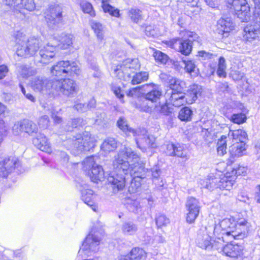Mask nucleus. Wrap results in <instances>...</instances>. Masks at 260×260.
<instances>
[{
  "label": "nucleus",
  "instance_id": "nucleus-1",
  "mask_svg": "<svg viewBox=\"0 0 260 260\" xmlns=\"http://www.w3.org/2000/svg\"><path fill=\"white\" fill-rule=\"evenodd\" d=\"M138 158V154L128 147H124L115 156L113 161L114 170L108 178L114 193L122 190L125 186V175L128 174L129 167L128 160L132 159L137 161Z\"/></svg>",
  "mask_w": 260,
  "mask_h": 260
},
{
  "label": "nucleus",
  "instance_id": "nucleus-2",
  "mask_svg": "<svg viewBox=\"0 0 260 260\" xmlns=\"http://www.w3.org/2000/svg\"><path fill=\"white\" fill-rule=\"evenodd\" d=\"M180 34L187 39H173L171 41V46L182 54L188 55L191 52L193 42L200 44L202 40L196 32L188 30L182 31Z\"/></svg>",
  "mask_w": 260,
  "mask_h": 260
},
{
  "label": "nucleus",
  "instance_id": "nucleus-3",
  "mask_svg": "<svg viewBox=\"0 0 260 260\" xmlns=\"http://www.w3.org/2000/svg\"><path fill=\"white\" fill-rule=\"evenodd\" d=\"M169 87L171 91H168L166 94L167 102L177 107L183 105V103L186 101L183 95V92L186 91V83L184 81L174 78L170 82Z\"/></svg>",
  "mask_w": 260,
  "mask_h": 260
},
{
  "label": "nucleus",
  "instance_id": "nucleus-4",
  "mask_svg": "<svg viewBox=\"0 0 260 260\" xmlns=\"http://www.w3.org/2000/svg\"><path fill=\"white\" fill-rule=\"evenodd\" d=\"M17 43L19 44L16 53L18 56L27 57L34 55L40 48L41 41L36 38L25 40L24 35L16 31L14 34Z\"/></svg>",
  "mask_w": 260,
  "mask_h": 260
},
{
  "label": "nucleus",
  "instance_id": "nucleus-5",
  "mask_svg": "<svg viewBox=\"0 0 260 260\" xmlns=\"http://www.w3.org/2000/svg\"><path fill=\"white\" fill-rule=\"evenodd\" d=\"M67 143L70 144L69 149L75 155H78L84 151H89L94 145V140L88 133L81 136L80 134L74 137L72 140H68Z\"/></svg>",
  "mask_w": 260,
  "mask_h": 260
},
{
  "label": "nucleus",
  "instance_id": "nucleus-6",
  "mask_svg": "<svg viewBox=\"0 0 260 260\" xmlns=\"http://www.w3.org/2000/svg\"><path fill=\"white\" fill-rule=\"evenodd\" d=\"M254 4L252 24L246 26L244 29L243 38L248 42L260 38V5L259 0H252Z\"/></svg>",
  "mask_w": 260,
  "mask_h": 260
},
{
  "label": "nucleus",
  "instance_id": "nucleus-7",
  "mask_svg": "<svg viewBox=\"0 0 260 260\" xmlns=\"http://www.w3.org/2000/svg\"><path fill=\"white\" fill-rule=\"evenodd\" d=\"M227 7L234 12L242 22H247L251 17L250 8L246 0H228Z\"/></svg>",
  "mask_w": 260,
  "mask_h": 260
},
{
  "label": "nucleus",
  "instance_id": "nucleus-8",
  "mask_svg": "<svg viewBox=\"0 0 260 260\" xmlns=\"http://www.w3.org/2000/svg\"><path fill=\"white\" fill-rule=\"evenodd\" d=\"M235 224L232 223L230 219L225 218L214 226H208L205 228L206 231L211 236L214 234L216 237L221 236L232 237Z\"/></svg>",
  "mask_w": 260,
  "mask_h": 260
},
{
  "label": "nucleus",
  "instance_id": "nucleus-9",
  "mask_svg": "<svg viewBox=\"0 0 260 260\" xmlns=\"http://www.w3.org/2000/svg\"><path fill=\"white\" fill-rule=\"evenodd\" d=\"M83 169L88 171V175L91 181L98 182L104 178V172L102 166L95 162L94 157L89 156L85 159L83 162Z\"/></svg>",
  "mask_w": 260,
  "mask_h": 260
},
{
  "label": "nucleus",
  "instance_id": "nucleus-10",
  "mask_svg": "<svg viewBox=\"0 0 260 260\" xmlns=\"http://www.w3.org/2000/svg\"><path fill=\"white\" fill-rule=\"evenodd\" d=\"M53 90L67 96H73L78 91L76 83L70 79L54 81Z\"/></svg>",
  "mask_w": 260,
  "mask_h": 260
},
{
  "label": "nucleus",
  "instance_id": "nucleus-11",
  "mask_svg": "<svg viewBox=\"0 0 260 260\" xmlns=\"http://www.w3.org/2000/svg\"><path fill=\"white\" fill-rule=\"evenodd\" d=\"M101 240V238L98 235L90 233L86 237L78 252L81 253L83 252L87 256L91 255L92 253L96 252L99 250Z\"/></svg>",
  "mask_w": 260,
  "mask_h": 260
},
{
  "label": "nucleus",
  "instance_id": "nucleus-12",
  "mask_svg": "<svg viewBox=\"0 0 260 260\" xmlns=\"http://www.w3.org/2000/svg\"><path fill=\"white\" fill-rule=\"evenodd\" d=\"M137 134L136 137V142L137 147L142 150H145L147 147L154 148L156 146L155 138L148 134L145 129H137Z\"/></svg>",
  "mask_w": 260,
  "mask_h": 260
},
{
  "label": "nucleus",
  "instance_id": "nucleus-13",
  "mask_svg": "<svg viewBox=\"0 0 260 260\" xmlns=\"http://www.w3.org/2000/svg\"><path fill=\"white\" fill-rule=\"evenodd\" d=\"M30 86L35 91L45 94L53 90L54 81H50L43 77H36L32 79Z\"/></svg>",
  "mask_w": 260,
  "mask_h": 260
},
{
  "label": "nucleus",
  "instance_id": "nucleus-14",
  "mask_svg": "<svg viewBox=\"0 0 260 260\" xmlns=\"http://www.w3.org/2000/svg\"><path fill=\"white\" fill-rule=\"evenodd\" d=\"M229 219H230L232 223L235 224L232 237L235 239L244 238L249 230L250 224L244 218H238L236 221L233 218H229Z\"/></svg>",
  "mask_w": 260,
  "mask_h": 260
},
{
  "label": "nucleus",
  "instance_id": "nucleus-15",
  "mask_svg": "<svg viewBox=\"0 0 260 260\" xmlns=\"http://www.w3.org/2000/svg\"><path fill=\"white\" fill-rule=\"evenodd\" d=\"M62 9L59 5H51L49 7V14L46 19L48 26L54 28L55 26L62 22Z\"/></svg>",
  "mask_w": 260,
  "mask_h": 260
},
{
  "label": "nucleus",
  "instance_id": "nucleus-16",
  "mask_svg": "<svg viewBox=\"0 0 260 260\" xmlns=\"http://www.w3.org/2000/svg\"><path fill=\"white\" fill-rule=\"evenodd\" d=\"M56 45L47 43L40 50L39 54L41 57L40 62L43 64H48L55 57L56 54Z\"/></svg>",
  "mask_w": 260,
  "mask_h": 260
},
{
  "label": "nucleus",
  "instance_id": "nucleus-17",
  "mask_svg": "<svg viewBox=\"0 0 260 260\" xmlns=\"http://www.w3.org/2000/svg\"><path fill=\"white\" fill-rule=\"evenodd\" d=\"M18 164V161L14 157L5 158L0 161V177H7Z\"/></svg>",
  "mask_w": 260,
  "mask_h": 260
},
{
  "label": "nucleus",
  "instance_id": "nucleus-18",
  "mask_svg": "<svg viewBox=\"0 0 260 260\" xmlns=\"http://www.w3.org/2000/svg\"><path fill=\"white\" fill-rule=\"evenodd\" d=\"M165 152L169 156H177L185 159L189 158L184 147L179 144L170 143L167 144Z\"/></svg>",
  "mask_w": 260,
  "mask_h": 260
},
{
  "label": "nucleus",
  "instance_id": "nucleus-19",
  "mask_svg": "<svg viewBox=\"0 0 260 260\" xmlns=\"http://www.w3.org/2000/svg\"><path fill=\"white\" fill-rule=\"evenodd\" d=\"M201 94V87L200 86L196 84L190 86L189 89L187 90V92L184 91L183 93V95L186 99L183 105L186 103L188 104L193 103Z\"/></svg>",
  "mask_w": 260,
  "mask_h": 260
},
{
  "label": "nucleus",
  "instance_id": "nucleus-20",
  "mask_svg": "<svg viewBox=\"0 0 260 260\" xmlns=\"http://www.w3.org/2000/svg\"><path fill=\"white\" fill-rule=\"evenodd\" d=\"M77 186L81 192L82 200L85 204L88 206H92L93 205V190L89 189L87 185L84 183H79Z\"/></svg>",
  "mask_w": 260,
  "mask_h": 260
},
{
  "label": "nucleus",
  "instance_id": "nucleus-21",
  "mask_svg": "<svg viewBox=\"0 0 260 260\" xmlns=\"http://www.w3.org/2000/svg\"><path fill=\"white\" fill-rule=\"evenodd\" d=\"M211 236L206 231L201 230L198 235L197 243L202 249H209L212 248Z\"/></svg>",
  "mask_w": 260,
  "mask_h": 260
},
{
  "label": "nucleus",
  "instance_id": "nucleus-22",
  "mask_svg": "<svg viewBox=\"0 0 260 260\" xmlns=\"http://www.w3.org/2000/svg\"><path fill=\"white\" fill-rule=\"evenodd\" d=\"M147 169L145 168L144 164L139 163L138 162L134 164H129L128 173L132 177H139L143 179L146 177Z\"/></svg>",
  "mask_w": 260,
  "mask_h": 260
},
{
  "label": "nucleus",
  "instance_id": "nucleus-23",
  "mask_svg": "<svg viewBox=\"0 0 260 260\" xmlns=\"http://www.w3.org/2000/svg\"><path fill=\"white\" fill-rule=\"evenodd\" d=\"M243 245L238 244H228L224 247L223 253L231 257H237L243 254Z\"/></svg>",
  "mask_w": 260,
  "mask_h": 260
},
{
  "label": "nucleus",
  "instance_id": "nucleus-24",
  "mask_svg": "<svg viewBox=\"0 0 260 260\" xmlns=\"http://www.w3.org/2000/svg\"><path fill=\"white\" fill-rule=\"evenodd\" d=\"M32 142L34 145L41 151L48 153L51 152L49 143L43 134H39L37 137L33 139Z\"/></svg>",
  "mask_w": 260,
  "mask_h": 260
},
{
  "label": "nucleus",
  "instance_id": "nucleus-25",
  "mask_svg": "<svg viewBox=\"0 0 260 260\" xmlns=\"http://www.w3.org/2000/svg\"><path fill=\"white\" fill-rule=\"evenodd\" d=\"M146 256L145 251L139 248L135 247L130 252V256L128 255H121L118 257V260H141L144 259Z\"/></svg>",
  "mask_w": 260,
  "mask_h": 260
},
{
  "label": "nucleus",
  "instance_id": "nucleus-26",
  "mask_svg": "<svg viewBox=\"0 0 260 260\" xmlns=\"http://www.w3.org/2000/svg\"><path fill=\"white\" fill-rule=\"evenodd\" d=\"M114 76L119 79L124 81H129L131 79V76L129 73V68L124 66L117 65L113 66Z\"/></svg>",
  "mask_w": 260,
  "mask_h": 260
},
{
  "label": "nucleus",
  "instance_id": "nucleus-27",
  "mask_svg": "<svg viewBox=\"0 0 260 260\" xmlns=\"http://www.w3.org/2000/svg\"><path fill=\"white\" fill-rule=\"evenodd\" d=\"M68 61H60L51 69V73L55 76H66L68 72Z\"/></svg>",
  "mask_w": 260,
  "mask_h": 260
},
{
  "label": "nucleus",
  "instance_id": "nucleus-28",
  "mask_svg": "<svg viewBox=\"0 0 260 260\" xmlns=\"http://www.w3.org/2000/svg\"><path fill=\"white\" fill-rule=\"evenodd\" d=\"M217 27L219 31L223 32V34H227L234 29L235 24L230 18H222L218 21Z\"/></svg>",
  "mask_w": 260,
  "mask_h": 260
},
{
  "label": "nucleus",
  "instance_id": "nucleus-29",
  "mask_svg": "<svg viewBox=\"0 0 260 260\" xmlns=\"http://www.w3.org/2000/svg\"><path fill=\"white\" fill-rule=\"evenodd\" d=\"M117 126L127 136L132 134L133 136H136L137 134L139 133V132H137V129H134L128 125L127 120L124 117L119 118L117 121Z\"/></svg>",
  "mask_w": 260,
  "mask_h": 260
},
{
  "label": "nucleus",
  "instance_id": "nucleus-30",
  "mask_svg": "<svg viewBox=\"0 0 260 260\" xmlns=\"http://www.w3.org/2000/svg\"><path fill=\"white\" fill-rule=\"evenodd\" d=\"M229 137H231L235 141V143H245L247 139V135L242 129H237L230 131L229 133Z\"/></svg>",
  "mask_w": 260,
  "mask_h": 260
},
{
  "label": "nucleus",
  "instance_id": "nucleus-31",
  "mask_svg": "<svg viewBox=\"0 0 260 260\" xmlns=\"http://www.w3.org/2000/svg\"><path fill=\"white\" fill-rule=\"evenodd\" d=\"M220 177L214 175L209 176L203 184L204 187L211 190L218 188Z\"/></svg>",
  "mask_w": 260,
  "mask_h": 260
},
{
  "label": "nucleus",
  "instance_id": "nucleus-32",
  "mask_svg": "<svg viewBox=\"0 0 260 260\" xmlns=\"http://www.w3.org/2000/svg\"><path fill=\"white\" fill-rule=\"evenodd\" d=\"M73 36L71 34H62L58 38V46L61 49L68 48L73 43Z\"/></svg>",
  "mask_w": 260,
  "mask_h": 260
},
{
  "label": "nucleus",
  "instance_id": "nucleus-33",
  "mask_svg": "<svg viewBox=\"0 0 260 260\" xmlns=\"http://www.w3.org/2000/svg\"><path fill=\"white\" fill-rule=\"evenodd\" d=\"M245 143H235L230 148V152L233 156H241L246 150Z\"/></svg>",
  "mask_w": 260,
  "mask_h": 260
},
{
  "label": "nucleus",
  "instance_id": "nucleus-34",
  "mask_svg": "<svg viewBox=\"0 0 260 260\" xmlns=\"http://www.w3.org/2000/svg\"><path fill=\"white\" fill-rule=\"evenodd\" d=\"M142 12L137 8H131L127 12L128 17L132 22L136 23L142 20Z\"/></svg>",
  "mask_w": 260,
  "mask_h": 260
},
{
  "label": "nucleus",
  "instance_id": "nucleus-35",
  "mask_svg": "<svg viewBox=\"0 0 260 260\" xmlns=\"http://www.w3.org/2000/svg\"><path fill=\"white\" fill-rule=\"evenodd\" d=\"M117 148V142L113 138H108L101 145V149L105 152H110Z\"/></svg>",
  "mask_w": 260,
  "mask_h": 260
},
{
  "label": "nucleus",
  "instance_id": "nucleus-36",
  "mask_svg": "<svg viewBox=\"0 0 260 260\" xmlns=\"http://www.w3.org/2000/svg\"><path fill=\"white\" fill-rule=\"evenodd\" d=\"M22 122L24 132L29 135H32L37 133L38 126L35 123L28 120H23Z\"/></svg>",
  "mask_w": 260,
  "mask_h": 260
},
{
  "label": "nucleus",
  "instance_id": "nucleus-37",
  "mask_svg": "<svg viewBox=\"0 0 260 260\" xmlns=\"http://www.w3.org/2000/svg\"><path fill=\"white\" fill-rule=\"evenodd\" d=\"M121 230L124 234L132 235L137 232L138 227L132 222H125L122 225Z\"/></svg>",
  "mask_w": 260,
  "mask_h": 260
},
{
  "label": "nucleus",
  "instance_id": "nucleus-38",
  "mask_svg": "<svg viewBox=\"0 0 260 260\" xmlns=\"http://www.w3.org/2000/svg\"><path fill=\"white\" fill-rule=\"evenodd\" d=\"M102 8L105 13H108L112 16L119 17V10L108 4L107 0H102Z\"/></svg>",
  "mask_w": 260,
  "mask_h": 260
},
{
  "label": "nucleus",
  "instance_id": "nucleus-39",
  "mask_svg": "<svg viewBox=\"0 0 260 260\" xmlns=\"http://www.w3.org/2000/svg\"><path fill=\"white\" fill-rule=\"evenodd\" d=\"M149 77L148 73L147 72H140L133 76L131 83L133 85L140 84L143 82L146 81Z\"/></svg>",
  "mask_w": 260,
  "mask_h": 260
},
{
  "label": "nucleus",
  "instance_id": "nucleus-40",
  "mask_svg": "<svg viewBox=\"0 0 260 260\" xmlns=\"http://www.w3.org/2000/svg\"><path fill=\"white\" fill-rule=\"evenodd\" d=\"M220 181H219L218 188L220 189H226L230 190L232 188L233 185V181L229 179V176H223L222 177H220Z\"/></svg>",
  "mask_w": 260,
  "mask_h": 260
},
{
  "label": "nucleus",
  "instance_id": "nucleus-41",
  "mask_svg": "<svg viewBox=\"0 0 260 260\" xmlns=\"http://www.w3.org/2000/svg\"><path fill=\"white\" fill-rule=\"evenodd\" d=\"M192 115V110L189 108L185 107L180 110L178 117L181 121H189Z\"/></svg>",
  "mask_w": 260,
  "mask_h": 260
},
{
  "label": "nucleus",
  "instance_id": "nucleus-42",
  "mask_svg": "<svg viewBox=\"0 0 260 260\" xmlns=\"http://www.w3.org/2000/svg\"><path fill=\"white\" fill-rule=\"evenodd\" d=\"M17 70L23 78H27L35 74V70L31 68L27 67L25 65H18L17 66Z\"/></svg>",
  "mask_w": 260,
  "mask_h": 260
},
{
  "label": "nucleus",
  "instance_id": "nucleus-43",
  "mask_svg": "<svg viewBox=\"0 0 260 260\" xmlns=\"http://www.w3.org/2000/svg\"><path fill=\"white\" fill-rule=\"evenodd\" d=\"M80 6L83 13L88 14L91 17L95 16V12L93 11L92 6L90 3L86 1L83 0L80 2Z\"/></svg>",
  "mask_w": 260,
  "mask_h": 260
},
{
  "label": "nucleus",
  "instance_id": "nucleus-44",
  "mask_svg": "<svg viewBox=\"0 0 260 260\" xmlns=\"http://www.w3.org/2000/svg\"><path fill=\"white\" fill-rule=\"evenodd\" d=\"M91 26L94 30L96 37L99 40H102L104 38L103 29L104 27L102 24L99 22L93 21L91 23Z\"/></svg>",
  "mask_w": 260,
  "mask_h": 260
},
{
  "label": "nucleus",
  "instance_id": "nucleus-45",
  "mask_svg": "<svg viewBox=\"0 0 260 260\" xmlns=\"http://www.w3.org/2000/svg\"><path fill=\"white\" fill-rule=\"evenodd\" d=\"M161 95V90L155 88L146 93L145 98L152 102H156Z\"/></svg>",
  "mask_w": 260,
  "mask_h": 260
},
{
  "label": "nucleus",
  "instance_id": "nucleus-46",
  "mask_svg": "<svg viewBox=\"0 0 260 260\" xmlns=\"http://www.w3.org/2000/svg\"><path fill=\"white\" fill-rule=\"evenodd\" d=\"M226 137L222 136L221 139L219 140L217 144V151L218 154L220 156L223 155L226 153Z\"/></svg>",
  "mask_w": 260,
  "mask_h": 260
},
{
  "label": "nucleus",
  "instance_id": "nucleus-47",
  "mask_svg": "<svg viewBox=\"0 0 260 260\" xmlns=\"http://www.w3.org/2000/svg\"><path fill=\"white\" fill-rule=\"evenodd\" d=\"M226 68L225 60L224 57H220L219 58L218 69L216 72L217 75L220 77H225L226 76Z\"/></svg>",
  "mask_w": 260,
  "mask_h": 260
},
{
  "label": "nucleus",
  "instance_id": "nucleus-48",
  "mask_svg": "<svg viewBox=\"0 0 260 260\" xmlns=\"http://www.w3.org/2000/svg\"><path fill=\"white\" fill-rule=\"evenodd\" d=\"M226 236H221L216 237L214 242L212 243V248H215L217 250L223 252L224 242Z\"/></svg>",
  "mask_w": 260,
  "mask_h": 260
},
{
  "label": "nucleus",
  "instance_id": "nucleus-49",
  "mask_svg": "<svg viewBox=\"0 0 260 260\" xmlns=\"http://www.w3.org/2000/svg\"><path fill=\"white\" fill-rule=\"evenodd\" d=\"M186 209H191L194 210L200 211V206L199 201L193 197H189L186 202Z\"/></svg>",
  "mask_w": 260,
  "mask_h": 260
},
{
  "label": "nucleus",
  "instance_id": "nucleus-50",
  "mask_svg": "<svg viewBox=\"0 0 260 260\" xmlns=\"http://www.w3.org/2000/svg\"><path fill=\"white\" fill-rule=\"evenodd\" d=\"M155 222L158 228H162L170 223V220L166 215L158 214L155 217Z\"/></svg>",
  "mask_w": 260,
  "mask_h": 260
},
{
  "label": "nucleus",
  "instance_id": "nucleus-51",
  "mask_svg": "<svg viewBox=\"0 0 260 260\" xmlns=\"http://www.w3.org/2000/svg\"><path fill=\"white\" fill-rule=\"evenodd\" d=\"M169 104H171L167 102V98H166V103L157 107V109L160 113L169 116L172 113L173 110V108L171 106H169Z\"/></svg>",
  "mask_w": 260,
  "mask_h": 260
},
{
  "label": "nucleus",
  "instance_id": "nucleus-52",
  "mask_svg": "<svg viewBox=\"0 0 260 260\" xmlns=\"http://www.w3.org/2000/svg\"><path fill=\"white\" fill-rule=\"evenodd\" d=\"M142 179L139 177H133L129 187V191L133 193L136 192L141 186Z\"/></svg>",
  "mask_w": 260,
  "mask_h": 260
},
{
  "label": "nucleus",
  "instance_id": "nucleus-53",
  "mask_svg": "<svg viewBox=\"0 0 260 260\" xmlns=\"http://www.w3.org/2000/svg\"><path fill=\"white\" fill-rule=\"evenodd\" d=\"M187 213L186 214V219L188 223H192L194 222L196 219L199 214L200 211L192 210L191 209H186Z\"/></svg>",
  "mask_w": 260,
  "mask_h": 260
},
{
  "label": "nucleus",
  "instance_id": "nucleus-54",
  "mask_svg": "<svg viewBox=\"0 0 260 260\" xmlns=\"http://www.w3.org/2000/svg\"><path fill=\"white\" fill-rule=\"evenodd\" d=\"M21 2L22 0H5V4L16 12L22 13L20 10Z\"/></svg>",
  "mask_w": 260,
  "mask_h": 260
},
{
  "label": "nucleus",
  "instance_id": "nucleus-55",
  "mask_svg": "<svg viewBox=\"0 0 260 260\" xmlns=\"http://www.w3.org/2000/svg\"><path fill=\"white\" fill-rule=\"evenodd\" d=\"M246 120V117L244 114L238 113L234 114L231 116V120L235 123L238 124H241L245 122Z\"/></svg>",
  "mask_w": 260,
  "mask_h": 260
},
{
  "label": "nucleus",
  "instance_id": "nucleus-56",
  "mask_svg": "<svg viewBox=\"0 0 260 260\" xmlns=\"http://www.w3.org/2000/svg\"><path fill=\"white\" fill-rule=\"evenodd\" d=\"M68 72L67 74H69L71 76L73 75L74 74L78 75L80 73V69L78 66L77 65L76 63L73 62L72 63H70L68 61Z\"/></svg>",
  "mask_w": 260,
  "mask_h": 260
},
{
  "label": "nucleus",
  "instance_id": "nucleus-57",
  "mask_svg": "<svg viewBox=\"0 0 260 260\" xmlns=\"http://www.w3.org/2000/svg\"><path fill=\"white\" fill-rule=\"evenodd\" d=\"M86 124V122L82 118H77L72 119V126H69L67 128V130L68 131H72L73 128H76L78 126H82Z\"/></svg>",
  "mask_w": 260,
  "mask_h": 260
},
{
  "label": "nucleus",
  "instance_id": "nucleus-58",
  "mask_svg": "<svg viewBox=\"0 0 260 260\" xmlns=\"http://www.w3.org/2000/svg\"><path fill=\"white\" fill-rule=\"evenodd\" d=\"M21 6L29 11H32L36 8L34 0H22Z\"/></svg>",
  "mask_w": 260,
  "mask_h": 260
},
{
  "label": "nucleus",
  "instance_id": "nucleus-59",
  "mask_svg": "<svg viewBox=\"0 0 260 260\" xmlns=\"http://www.w3.org/2000/svg\"><path fill=\"white\" fill-rule=\"evenodd\" d=\"M153 56L156 60L162 63H166L168 60V56L159 51H156L154 52Z\"/></svg>",
  "mask_w": 260,
  "mask_h": 260
},
{
  "label": "nucleus",
  "instance_id": "nucleus-60",
  "mask_svg": "<svg viewBox=\"0 0 260 260\" xmlns=\"http://www.w3.org/2000/svg\"><path fill=\"white\" fill-rule=\"evenodd\" d=\"M246 168L244 167L238 166L233 168L231 172L232 176H238L239 175H244L246 172Z\"/></svg>",
  "mask_w": 260,
  "mask_h": 260
},
{
  "label": "nucleus",
  "instance_id": "nucleus-61",
  "mask_svg": "<svg viewBox=\"0 0 260 260\" xmlns=\"http://www.w3.org/2000/svg\"><path fill=\"white\" fill-rule=\"evenodd\" d=\"M22 121L16 122L12 127V132L14 135L17 136L23 132Z\"/></svg>",
  "mask_w": 260,
  "mask_h": 260
},
{
  "label": "nucleus",
  "instance_id": "nucleus-62",
  "mask_svg": "<svg viewBox=\"0 0 260 260\" xmlns=\"http://www.w3.org/2000/svg\"><path fill=\"white\" fill-rule=\"evenodd\" d=\"M127 208L131 212H136L140 208V203L137 200H130L127 203Z\"/></svg>",
  "mask_w": 260,
  "mask_h": 260
},
{
  "label": "nucleus",
  "instance_id": "nucleus-63",
  "mask_svg": "<svg viewBox=\"0 0 260 260\" xmlns=\"http://www.w3.org/2000/svg\"><path fill=\"white\" fill-rule=\"evenodd\" d=\"M9 128L5 124L2 119H0V143L3 136H6L8 134Z\"/></svg>",
  "mask_w": 260,
  "mask_h": 260
},
{
  "label": "nucleus",
  "instance_id": "nucleus-64",
  "mask_svg": "<svg viewBox=\"0 0 260 260\" xmlns=\"http://www.w3.org/2000/svg\"><path fill=\"white\" fill-rule=\"evenodd\" d=\"M185 64V69L188 73H191L194 72L196 66L192 60H183Z\"/></svg>",
  "mask_w": 260,
  "mask_h": 260
}]
</instances>
